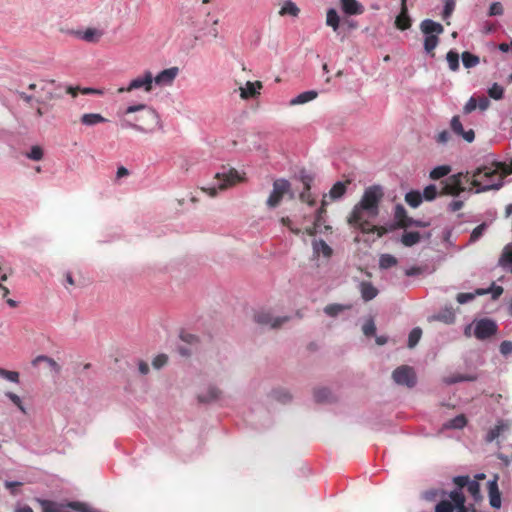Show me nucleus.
Segmentation results:
<instances>
[{
  "label": "nucleus",
  "instance_id": "f257e3e1",
  "mask_svg": "<svg viewBox=\"0 0 512 512\" xmlns=\"http://www.w3.org/2000/svg\"><path fill=\"white\" fill-rule=\"evenodd\" d=\"M383 195V189L380 185L366 188L360 201L353 207L348 216V224L362 233H374L377 230L374 221L379 215V204Z\"/></svg>",
  "mask_w": 512,
  "mask_h": 512
},
{
  "label": "nucleus",
  "instance_id": "f03ea898",
  "mask_svg": "<svg viewBox=\"0 0 512 512\" xmlns=\"http://www.w3.org/2000/svg\"><path fill=\"white\" fill-rule=\"evenodd\" d=\"M447 181L449 183L443 187V192L451 195H457L460 191H464L463 185L466 183L475 186L476 193L499 190L503 186L502 175L496 168L487 166L477 168L471 175L469 172L452 175Z\"/></svg>",
  "mask_w": 512,
  "mask_h": 512
},
{
  "label": "nucleus",
  "instance_id": "7ed1b4c3",
  "mask_svg": "<svg viewBox=\"0 0 512 512\" xmlns=\"http://www.w3.org/2000/svg\"><path fill=\"white\" fill-rule=\"evenodd\" d=\"M123 128H132L141 133H152L160 125L157 112L145 104L132 105L123 112Z\"/></svg>",
  "mask_w": 512,
  "mask_h": 512
},
{
  "label": "nucleus",
  "instance_id": "20e7f679",
  "mask_svg": "<svg viewBox=\"0 0 512 512\" xmlns=\"http://www.w3.org/2000/svg\"><path fill=\"white\" fill-rule=\"evenodd\" d=\"M427 501H436L435 512H477L473 504H466V497L459 489L447 492L443 489H429L422 493Z\"/></svg>",
  "mask_w": 512,
  "mask_h": 512
},
{
  "label": "nucleus",
  "instance_id": "39448f33",
  "mask_svg": "<svg viewBox=\"0 0 512 512\" xmlns=\"http://www.w3.org/2000/svg\"><path fill=\"white\" fill-rule=\"evenodd\" d=\"M214 178L217 181L214 186L202 188L210 197H215L218 191L226 190L243 181V176L234 168H223V171L216 173Z\"/></svg>",
  "mask_w": 512,
  "mask_h": 512
},
{
  "label": "nucleus",
  "instance_id": "423d86ee",
  "mask_svg": "<svg viewBox=\"0 0 512 512\" xmlns=\"http://www.w3.org/2000/svg\"><path fill=\"white\" fill-rule=\"evenodd\" d=\"M472 326H473V335L478 340H486V339L494 336L498 331L497 323L494 320L489 319V318H481L479 320H475L472 323ZM470 328H471V325H469L465 329V334L468 336L470 335V332H469Z\"/></svg>",
  "mask_w": 512,
  "mask_h": 512
},
{
  "label": "nucleus",
  "instance_id": "0eeeda50",
  "mask_svg": "<svg viewBox=\"0 0 512 512\" xmlns=\"http://www.w3.org/2000/svg\"><path fill=\"white\" fill-rule=\"evenodd\" d=\"M293 179L294 181L300 182L303 185V191L300 193V199L307 203L309 207H314L315 199L310 193V187L314 180L313 174L307 172L304 169H301L298 173L294 174Z\"/></svg>",
  "mask_w": 512,
  "mask_h": 512
},
{
  "label": "nucleus",
  "instance_id": "6e6552de",
  "mask_svg": "<svg viewBox=\"0 0 512 512\" xmlns=\"http://www.w3.org/2000/svg\"><path fill=\"white\" fill-rule=\"evenodd\" d=\"M392 378L396 384L409 388L414 387L417 383L414 369L407 365L397 367L392 373Z\"/></svg>",
  "mask_w": 512,
  "mask_h": 512
},
{
  "label": "nucleus",
  "instance_id": "1a4fd4ad",
  "mask_svg": "<svg viewBox=\"0 0 512 512\" xmlns=\"http://www.w3.org/2000/svg\"><path fill=\"white\" fill-rule=\"evenodd\" d=\"M254 321L261 326H269L272 329H276L287 321V317H276L271 311L261 309L255 312Z\"/></svg>",
  "mask_w": 512,
  "mask_h": 512
},
{
  "label": "nucleus",
  "instance_id": "9d476101",
  "mask_svg": "<svg viewBox=\"0 0 512 512\" xmlns=\"http://www.w3.org/2000/svg\"><path fill=\"white\" fill-rule=\"evenodd\" d=\"M325 207L322 206L320 208H317L313 212V221L311 225L306 226L305 230L308 235L310 236H316L318 233H324L331 229L330 226L325 225V219H324V213H325Z\"/></svg>",
  "mask_w": 512,
  "mask_h": 512
},
{
  "label": "nucleus",
  "instance_id": "9b49d317",
  "mask_svg": "<svg viewBox=\"0 0 512 512\" xmlns=\"http://www.w3.org/2000/svg\"><path fill=\"white\" fill-rule=\"evenodd\" d=\"M286 193H288V181L285 179L276 180L273 183V190L267 199V206L269 208L278 207Z\"/></svg>",
  "mask_w": 512,
  "mask_h": 512
},
{
  "label": "nucleus",
  "instance_id": "f8f14e48",
  "mask_svg": "<svg viewBox=\"0 0 512 512\" xmlns=\"http://www.w3.org/2000/svg\"><path fill=\"white\" fill-rule=\"evenodd\" d=\"M153 84V75L150 71H146L142 76H139L129 83L126 88H120L118 90L119 93L123 92H131L135 89L143 88L146 92H150L152 90Z\"/></svg>",
  "mask_w": 512,
  "mask_h": 512
},
{
  "label": "nucleus",
  "instance_id": "ddd939ff",
  "mask_svg": "<svg viewBox=\"0 0 512 512\" xmlns=\"http://www.w3.org/2000/svg\"><path fill=\"white\" fill-rule=\"evenodd\" d=\"M311 246L314 260L320 261L323 258L325 261H328L333 254V249L321 238L313 236Z\"/></svg>",
  "mask_w": 512,
  "mask_h": 512
},
{
  "label": "nucleus",
  "instance_id": "4468645a",
  "mask_svg": "<svg viewBox=\"0 0 512 512\" xmlns=\"http://www.w3.org/2000/svg\"><path fill=\"white\" fill-rule=\"evenodd\" d=\"M262 88L261 81H247L245 86L239 88L240 98L243 100L255 99L260 95Z\"/></svg>",
  "mask_w": 512,
  "mask_h": 512
},
{
  "label": "nucleus",
  "instance_id": "2eb2a0df",
  "mask_svg": "<svg viewBox=\"0 0 512 512\" xmlns=\"http://www.w3.org/2000/svg\"><path fill=\"white\" fill-rule=\"evenodd\" d=\"M450 127L454 134L462 137L465 141L471 143L474 141L475 133L472 129L464 130L459 116H453L450 121Z\"/></svg>",
  "mask_w": 512,
  "mask_h": 512
},
{
  "label": "nucleus",
  "instance_id": "dca6fc26",
  "mask_svg": "<svg viewBox=\"0 0 512 512\" xmlns=\"http://www.w3.org/2000/svg\"><path fill=\"white\" fill-rule=\"evenodd\" d=\"M498 476H494L493 479L487 483L489 504L492 508L499 509L501 507V494L498 487Z\"/></svg>",
  "mask_w": 512,
  "mask_h": 512
},
{
  "label": "nucleus",
  "instance_id": "f3484780",
  "mask_svg": "<svg viewBox=\"0 0 512 512\" xmlns=\"http://www.w3.org/2000/svg\"><path fill=\"white\" fill-rule=\"evenodd\" d=\"M346 192L345 183L338 181L329 190L328 194H324L322 198V206H327L330 201L340 200Z\"/></svg>",
  "mask_w": 512,
  "mask_h": 512
},
{
  "label": "nucleus",
  "instance_id": "a211bd4d",
  "mask_svg": "<svg viewBox=\"0 0 512 512\" xmlns=\"http://www.w3.org/2000/svg\"><path fill=\"white\" fill-rule=\"evenodd\" d=\"M179 69L171 67L161 71L156 77H153L155 84L159 86L171 85L178 75Z\"/></svg>",
  "mask_w": 512,
  "mask_h": 512
},
{
  "label": "nucleus",
  "instance_id": "6ab92c4d",
  "mask_svg": "<svg viewBox=\"0 0 512 512\" xmlns=\"http://www.w3.org/2000/svg\"><path fill=\"white\" fill-rule=\"evenodd\" d=\"M395 26L400 30H407L411 26V19L408 15L406 0H401V11L395 19Z\"/></svg>",
  "mask_w": 512,
  "mask_h": 512
},
{
  "label": "nucleus",
  "instance_id": "aec40b11",
  "mask_svg": "<svg viewBox=\"0 0 512 512\" xmlns=\"http://www.w3.org/2000/svg\"><path fill=\"white\" fill-rule=\"evenodd\" d=\"M420 29L424 35H440L443 33V26L431 19H425L420 24Z\"/></svg>",
  "mask_w": 512,
  "mask_h": 512
},
{
  "label": "nucleus",
  "instance_id": "412c9836",
  "mask_svg": "<svg viewBox=\"0 0 512 512\" xmlns=\"http://www.w3.org/2000/svg\"><path fill=\"white\" fill-rule=\"evenodd\" d=\"M498 266L503 270L512 273V243L507 244L500 255Z\"/></svg>",
  "mask_w": 512,
  "mask_h": 512
},
{
  "label": "nucleus",
  "instance_id": "4be33fe9",
  "mask_svg": "<svg viewBox=\"0 0 512 512\" xmlns=\"http://www.w3.org/2000/svg\"><path fill=\"white\" fill-rule=\"evenodd\" d=\"M342 10L347 15H359L363 13V6L356 0H341Z\"/></svg>",
  "mask_w": 512,
  "mask_h": 512
},
{
  "label": "nucleus",
  "instance_id": "5701e85b",
  "mask_svg": "<svg viewBox=\"0 0 512 512\" xmlns=\"http://www.w3.org/2000/svg\"><path fill=\"white\" fill-rule=\"evenodd\" d=\"M359 290H360L362 299L366 302L371 301L378 295L377 288L374 287L371 282L362 281L359 284Z\"/></svg>",
  "mask_w": 512,
  "mask_h": 512
},
{
  "label": "nucleus",
  "instance_id": "b1692460",
  "mask_svg": "<svg viewBox=\"0 0 512 512\" xmlns=\"http://www.w3.org/2000/svg\"><path fill=\"white\" fill-rule=\"evenodd\" d=\"M318 93L315 90H308L300 93L293 99H290V105H301L314 100Z\"/></svg>",
  "mask_w": 512,
  "mask_h": 512
},
{
  "label": "nucleus",
  "instance_id": "393cba45",
  "mask_svg": "<svg viewBox=\"0 0 512 512\" xmlns=\"http://www.w3.org/2000/svg\"><path fill=\"white\" fill-rule=\"evenodd\" d=\"M80 121L83 125L94 126L106 122L107 119L99 113H86L81 116Z\"/></svg>",
  "mask_w": 512,
  "mask_h": 512
},
{
  "label": "nucleus",
  "instance_id": "a878e982",
  "mask_svg": "<svg viewBox=\"0 0 512 512\" xmlns=\"http://www.w3.org/2000/svg\"><path fill=\"white\" fill-rule=\"evenodd\" d=\"M421 240V235L416 231H405L401 237V243L406 247H411Z\"/></svg>",
  "mask_w": 512,
  "mask_h": 512
},
{
  "label": "nucleus",
  "instance_id": "bb28decb",
  "mask_svg": "<svg viewBox=\"0 0 512 512\" xmlns=\"http://www.w3.org/2000/svg\"><path fill=\"white\" fill-rule=\"evenodd\" d=\"M314 399L318 403H329L333 400V395L328 388H319L314 391Z\"/></svg>",
  "mask_w": 512,
  "mask_h": 512
},
{
  "label": "nucleus",
  "instance_id": "cd10ccee",
  "mask_svg": "<svg viewBox=\"0 0 512 512\" xmlns=\"http://www.w3.org/2000/svg\"><path fill=\"white\" fill-rule=\"evenodd\" d=\"M467 423L464 415H457L443 424L444 429H462Z\"/></svg>",
  "mask_w": 512,
  "mask_h": 512
},
{
  "label": "nucleus",
  "instance_id": "c85d7f7f",
  "mask_svg": "<svg viewBox=\"0 0 512 512\" xmlns=\"http://www.w3.org/2000/svg\"><path fill=\"white\" fill-rule=\"evenodd\" d=\"M488 293H491L492 299L496 300V299H498L502 295L503 288L501 286L495 285L493 283L487 289H483V288L476 289V294H478L479 296H482V295H485V294H488Z\"/></svg>",
  "mask_w": 512,
  "mask_h": 512
},
{
  "label": "nucleus",
  "instance_id": "c756f323",
  "mask_svg": "<svg viewBox=\"0 0 512 512\" xmlns=\"http://www.w3.org/2000/svg\"><path fill=\"white\" fill-rule=\"evenodd\" d=\"M405 201L413 208H417L423 201L421 193L417 190H412L406 193Z\"/></svg>",
  "mask_w": 512,
  "mask_h": 512
},
{
  "label": "nucleus",
  "instance_id": "7c9ffc66",
  "mask_svg": "<svg viewBox=\"0 0 512 512\" xmlns=\"http://www.w3.org/2000/svg\"><path fill=\"white\" fill-rule=\"evenodd\" d=\"M477 375L476 374H457V375H453V376H450L448 378H446L445 382L447 384H455V383H458V382H473L475 380H477Z\"/></svg>",
  "mask_w": 512,
  "mask_h": 512
},
{
  "label": "nucleus",
  "instance_id": "2f4dec72",
  "mask_svg": "<svg viewBox=\"0 0 512 512\" xmlns=\"http://www.w3.org/2000/svg\"><path fill=\"white\" fill-rule=\"evenodd\" d=\"M37 501L42 508V512H59L62 507V503L51 500L37 499Z\"/></svg>",
  "mask_w": 512,
  "mask_h": 512
},
{
  "label": "nucleus",
  "instance_id": "473e14b6",
  "mask_svg": "<svg viewBox=\"0 0 512 512\" xmlns=\"http://www.w3.org/2000/svg\"><path fill=\"white\" fill-rule=\"evenodd\" d=\"M466 488L468 493L472 496L475 503L482 500L480 485L477 480H470Z\"/></svg>",
  "mask_w": 512,
  "mask_h": 512
},
{
  "label": "nucleus",
  "instance_id": "72a5a7b5",
  "mask_svg": "<svg viewBox=\"0 0 512 512\" xmlns=\"http://www.w3.org/2000/svg\"><path fill=\"white\" fill-rule=\"evenodd\" d=\"M451 172L449 165H439L430 171V178L433 180L441 179L447 176Z\"/></svg>",
  "mask_w": 512,
  "mask_h": 512
},
{
  "label": "nucleus",
  "instance_id": "f704fd0d",
  "mask_svg": "<svg viewBox=\"0 0 512 512\" xmlns=\"http://www.w3.org/2000/svg\"><path fill=\"white\" fill-rule=\"evenodd\" d=\"M350 308V305H343V304H329L324 308V312L326 315L330 317H336L344 310H347Z\"/></svg>",
  "mask_w": 512,
  "mask_h": 512
},
{
  "label": "nucleus",
  "instance_id": "c9c22d12",
  "mask_svg": "<svg viewBox=\"0 0 512 512\" xmlns=\"http://www.w3.org/2000/svg\"><path fill=\"white\" fill-rule=\"evenodd\" d=\"M479 62H480V59L478 56H476L468 51H465L462 53V63L465 68H468V69L473 68L476 65H478Z\"/></svg>",
  "mask_w": 512,
  "mask_h": 512
},
{
  "label": "nucleus",
  "instance_id": "e433bc0d",
  "mask_svg": "<svg viewBox=\"0 0 512 512\" xmlns=\"http://www.w3.org/2000/svg\"><path fill=\"white\" fill-rule=\"evenodd\" d=\"M339 16L337 11L334 8H330L327 11L326 15V24L333 28L334 31H336L339 27Z\"/></svg>",
  "mask_w": 512,
  "mask_h": 512
},
{
  "label": "nucleus",
  "instance_id": "4c0bfd02",
  "mask_svg": "<svg viewBox=\"0 0 512 512\" xmlns=\"http://www.w3.org/2000/svg\"><path fill=\"white\" fill-rule=\"evenodd\" d=\"M397 264V259L391 254H382L379 258V267L381 269H388Z\"/></svg>",
  "mask_w": 512,
  "mask_h": 512
},
{
  "label": "nucleus",
  "instance_id": "58836bf2",
  "mask_svg": "<svg viewBox=\"0 0 512 512\" xmlns=\"http://www.w3.org/2000/svg\"><path fill=\"white\" fill-rule=\"evenodd\" d=\"M439 39L436 35H424V50L431 53L438 45Z\"/></svg>",
  "mask_w": 512,
  "mask_h": 512
},
{
  "label": "nucleus",
  "instance_id": "ea45409f",
  "mask_svg": "<svg viewBox=\"0 0 512 512\" xmlns=\"http://www.w3.org/2000/svg\"><path fill=\"white\" fill-rule=\"evenodd\" d=\"M394 218L397 221V225L401 227V223H405V220L409 218L406 213V209L403 205L397 204L394 208Z\"/></svg>",
  "mask_w": 512,
  "mask_h": 512
},
{
  "label": "nucleus",
  "instance_id": "a19ab883",
  "mask_svg": "<svg viewBox=\"0 0 512 512\" xmlns=\"http://www.w3.org/2000/svg\"><path fill=\"white\" fill-rule=\"evenodd\" d=\"M448 66L452 71L459 69V55L456 51L450 50L446 55Z\"/></svg>",
  "mask_w": 512,
  "mask_h": 512
},
{
  "label": "nucleus",
  "instance_id": "79ce46f5",
  "mask_svg": "<svg viewBox=\"0 0 512 512\" xmlns=\"http://www.w3.org/2000/svg\"><path fill=\"white\" fill-rule=\"evenodd\" d=\"M220 394H221V392L218 388L209 387L207 394L199 395V400L201 402H208V401L216 400L219 398Z\"/></svg>",
  "mask_w": 512,
  "mask_h": 512
},
{
  "label": "nucleus",
  "instance_id": "37998d69",
  "mask_svg": "<svg viewBox=\"0 0 512 512\" xmlns=\"http://www.w3.org/2000/svg\"><path fill=\"white\" fill-rule=\"evenodd\" d=\"M101 32L95 28H88L83 33L82 39L87 42H98L101 37Z\"/></svg>",
  "mask_w": 512,
  "mask_h": 512
},
{
  "label": "nucleus",
  "instance_id": "c03bdc74",
  "mask_svg": "<svg viewBox=\"0 0 512 512\" xmlns=\"http://www.w3.org/2000/svg\"><path fill=\"white\" fill-rule=\"evenodd\" d=\"M422 336V330L419 327L413 328L408 336V347H415L420 341Z\"/></svg>",
  "mask_w": 512,
  "mask_h": 512
},
{
  "label": "nucleus",
  "instance_id": "a18cd8bd",
  "mask_svg": "<svg viewBox=\"0 0 512 512\" xmlns=\"http://www.w3.org/2000/svg\"><path fill=\"white\" fill-rule=\"evenodd\" d=\"M487 227H488V225L486 223H481L480 225L475 227L470 234L469 241L471 243L478 241L483 236L485 231L487 230Z\"/></svg>",
  "mask_w": 512,
  "mask_h": 512
},
{
  "label": "nucleus",
  "instance_id": "49530a36",
  "mask_svg": "<svg viewBox=\"0 0 512 512\" xmlns=\"http://www.w3.org/2000/svg\"><path fill=\"white\" fill-rule=\"evenodd\" d=\"M488 95L494 100H501L504 96V88L498 83H494L488 89Z\"/></svg>",
  "mask_w": 512,
  "mask_h": 512
},
{
  "label": "nucleus",
  "instance_id": "de8ad7c7",
  "mask_svg": "<svg viewBox=\"0 0 512 512\" xmlns=\"http://www.w3.org/2000/svg\"><path fill=\"white\" fill-rule=\"evenodd\" d=\"M443 2H444V7H443V11H442V17L444 20H447L448 18L451 17V15L455 9L456 2H455V0H443Z\"/></svg>",
  "mask_w": 512,
  "mask_h": 512
},
{
  "label": "nucleus",
  "instance_id": "09e8293b",
  "mask_svg": "<svg viewBox=\"0 0 512 512\" xmlns=\"http://www.w3.org/2000/svg\"><path fill=\"white\" fill-rule=\"evenodd\" d=\"M437 193L436 185L430 184L424 188V191L421 195L426 201H432L436 198Z\"/></svg>",
  "mask_w": 512,
  "mask_h": 512
},
{
  "label": "nucleus",
  "instance_id": "8fccbe9b",
  "mask_svg": "<svg viewBox=\"0 0 512 512\" xmlns=\"http://www.w3.org/2000/svg\"><path fill=\"white\" fill-rule=\"evenodd\" d=\"M0 377L4 378L10 382L18 383L19 382V373L15 371H9L4 368H0Z\"/></svg>",
  "mask_w": 512,
  "mask_h": 512
},
{
  "label": "nucleus",
  "instance_id": "3c124183",
  "mask_svg": "<svg viewBox=\"0 0 512 512\" xmlns=\"http://www.w3.org/2000/svg\"><path fill=\"white\" fill-rule=\"evenodd\" d=\"M41 361L47 362L49 364V366L54 371H56V372L60 371V366L58 365V363L55 360H53L52 358H49V357L44 356V355L36 357L35 360L33 361V364L36 365L37 363H39Z\"/></svg>",
  "mask_w": 512,
  "mask_h": 512
},
{
  "label": "nucleus",
  "instance_id": "603ef678",
  "mask_svg": "<svg viewBox=\"0 0 512 512\" xmlns=\"http://www.w3.org/2000/svg\"><path fill=\"white\" fill-rule=\"evenodd\" d=\"M470 480H471L470 477L467 475L455 476L453 478V483L456 485L455 489H459L461 492H463L462 489L464 487H467Z\"/></svg>",
  "mask_w": 512,
  "mask_h": 512
},
{
  "label": "nucleus",
  "instance_id": "864d4df0",
  "mask_svg": "<svg viewBox=\"0 0 512 512\" xmlns=\"http://www.w3.org/2000/svg\"><path fill=\"white\" fill-rule=\"evenodd\" d=\"M69 506L72 508V510L77 512H96L91 507H89L87 504L83 502L73 501L69 502Z\"/></svg>",
  "mask_w": 512,
  "mask_h": 512
},
{
  "label": "nucleus",
  "instance_id": "5fc2aeb1",
  "mask_svg": "<svg viewBox=\"0 0 512 512\" xmlns=\"http://www.w3.org/2000/svg\"><path fill=\"white\" fill-rule=\"evenodd\" d=\"M435 319L443 321L444 323L451 324L455 320V315L451 310H446L435 316Z\"/></svg>",
  "mask_w": 512,
  "mask_h": 512
},
{
  "label": "nucleus",
  "instance_id": "6e6d98bb",
  "mask_svg": "<svg viewBox=\"0 0 512 512\" xmlns=\"http://www.w3.org/2000/svg\"><path fill=\"white\" fill-rule=\"evenodd\" d=\"M504 13L503 6L500 2H493L489 6L488 15L489 16H501Z\"/></svg>",
  "mask_w": 512,
  "mask_h": 512
},
{
  "label": "nucleus",
  "instance_id": "4d7b16f0",
  "mask_svg": "<svg viewBox=\"0 0 512 512\" xmlns=\"http://www.w3.org/2000/svg\"><path fill=\"white\" fill-rule=\"evenodd\" d=\"M362 331L367 337L373 336L375 334L376 326L373 319H369L363 324Z\"/></svg>",
  "mask_w": 512,
  "mask_h": 512
},
{
  "label": "nucleus",
  "instance_id": "13d9d810",
  "mask_svg": "<svg viewBox=\"0 0 512 512\" xmlns=\"http://www.w3.org/2000/svg\"><path fill=\"white\" fill-rule=\"evenodd\" d=\"M410 226L427 227V226H429V222L422 221V220H415L410 217L405 220V223H401V228H406V227H410Z\"/></svg>",
  "mask_w": 512,
  "mask_h": 512
},
{
  "label": "nucleus",
  "instance_id": "bf43d9fd",
  "mask_svg": "<svg viewBox=\"0 0 512 512\" xmlns=\"http://www.w3.org/2000/svg\"><path fill=\"white\" fill-rule=\"evenodd\" d=\"M476 296H479L476 294V291L473 293H459L456 297V300L459 304H466L473 301Z\"/></svg>",
  "mask_w": 512,
  "mask_h": 512
},
{
  "label": "nucleus",
  "instance_id": "052dcab7",
  "mask_svg": "<svg viewBox=\"0 0 512 512\" xmlns=\"http://www.w3.org/2000/svg\"><path fill=\"white\" fill-rule=\"evenodd\" d=\"M27 156L34 161H40L43 158V150L40 146H33Z\"/></svg>",
  "mask_w": 512,
  "mask_h": 512
},
{
  "label": "nucleus",
  "instance_id": "680f3d73",
  "mask_svg": "<svg viewBox=\"0 0 512 512\" xmlns=\"http://www.w3.org/2000/svg\"><path fill=\"white\" fill-rule=\"evenodd\" d=\"M6 396L20 409L24 414L26 413L25 407L22 404L21 398L13 392H7Z\"/></svg>",
  "mask_w": 512,
  "mask_h": 512
},
{
  "label": "nucleus",
  "instance_id": "e2e57ef3",
  "mask_svg": "<svg viewBox=\"0 0 512 512\" xmlns=\"http://www.w3.org/2000/svg\"><path fill=\"white\" fill-rule=\"evenodd\" d=\"M500 353L506 357L512 353V341L504 340L501 342L499 346Z\"/></svg>",
  "mask_w": 512,
  "mask_h": 512
},
{
  "label": "nucleus",
  "instance_id": "0e129e2a",
  "mask_svg": "<svg viewBox=\"0 0 512 512\" xmlns=\"http://www.w3.org/2000/svg\"><path fill=\"white\" fill-rule=\"evenodd\" d=\"M450 138V132L447 130H443L436 135L435 140L440 145H446L449 142Z\"/></svg>",
  "mask_w": 512,
  "mask_h": 512
},
{
  "label": "nucleus",
  "instance_id": "69168bd1",
  "mask_svg": "<svg viewBox=\"0 0 512 512\" xmlns=\"http://www.w3.org/2000/svg\"><path fill=\"white\" fill-rule=\"evenodd\" d=\"M476 108H477V99L474 96H472V97L469 98V100L464 105L463 113L464 114H470Z\"/></svg>",
  "mask_w": 512,
  "mask_h": 512
},
{
  "label": "nucleus",
  "instance_id": "338daca9",
  "mask_svg": "<svg viewBox=\"0 0 512 512\" xmlns=\"http://www.w3.org/2000/svg\"><path fill=\"white\" fill-rule=\"evenodd\" d=\"M168 361V357L165 354L156 356L152 362L154 368L159 369L163 367Z\"/></svg>",
  "mask_w": 512,
  "mask_h": 512
},
{
  "label": "nucleus",
  "instance_id": "774afa93",
  "mask_svg": "<svg viewBox=\"0 0 512 512\" xmlns=\"http://www.w3.org/2000/svg\"><path fill=\"white\" fill-rule=\"evenodd\" d=\"M424 272V268L420 266H412L405 270V275L408 277L418 276Z\"/></svg>",
  "mask_w": 512,
  "mask_h": 512
}]
</instances>
